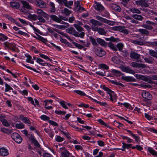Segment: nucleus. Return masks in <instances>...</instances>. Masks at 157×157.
<instances>
[{
    "mask_svg": "<svg viewBox=\"0 0 157 157\" xmlns=\"http://www.w3.org/2000/svg\"><path fill=\"white\" fill-rule=\"evenodd\" d=\"M67 31L69 34H72L76 37L83 38L85 36V33L84 32H82L80 33L76 31L75 29L73 27L68 28L67 29Z\"/></svg>",
    "mask_w": 157,
    "mask_h": 157,
    "instance_id": "f257e3e1",
    "label": "nucleus"
},
{
    "mask_svg": "<svg viewBox=\"0 0 157 157\" xmlns=\"http://www.w3.org/2000/svg\"><path fill=\"white\" fill-rule=\"evenodd\" d=\"M94 17L95 18L98 20L100 21L101 22L106 23L108 25L112 26L115 25V22L114 21L108 20L99 15H96Z\"/></svg>",
    "mask_w": 157,
    "mask_h": 157,
    "instance_id": "f03ea898",
    "label": "nucleus"
},
{
    "mask_svg": "<svg viewBox=\"0 0 157 157\" xmlns=\"http://www.w3.org/2000/svg\"><path fill=\"white\" fill-rule=\"evenodd\" d=\"M59 152L61 153V157H70V153L65 147L60 148Z\"/></svg>",
    "mask_w": 157,
    "mask_h": 157,
    "instance_id": "7ed1b4c3",
    "label": "nucleus"
},
{
    "mask_svg": "<svg viewBox=\"0 0 157 157\" xmlns=\"http://www.w3.org/2000/svg\"><path fill=\"white\" fill-rule=\"evenodd\" d=\"M12 139L17 143L20 144L22 141V138L21 136L17 133L14 132L11 135Z\"/></svg>",
    "mask_w": 157,
    "mask_h": 157,
    "instance_id": "20e7f679",
    "label": "nucleus"
},
{
    "mask_svg": "<svg viewBox=\"0 0 157 157\" xmlns=\"http://www.w3.org/2000/svg\"><path fill=\"white\" fill-rule=\"evenodd\" d=\"M135 3L138 6H140L145 7H148L149 5L148 1L146 0H137L135 2Z\"/></svg>",
    "mask_w": 157,
    "mask_h": 157,
    "instance_id": "39448f33",
    "label": "nucleus"
},
{
    "mask_svg": "<svg viewBox=\"0 0 157 157\" xmlns=\"http://www.w3.org/2000/svg\"><path fill=\"white\" fill-rule=\"evenodd\" d=\"M95 53L97 56L99 57H102L105 55V51L101 48L98 47L97 48H94Z\"/></svg>",
    "mask_w": 157,
    "mask_h": 157,
    "instance_id": "423d86ee",
    "label": "nucleus"
},
{
    "mask_svg": "<svg viewBox=\"0 0 157 157\" xmlns=\"http://www.w3.org/2000/svg\"><path fill=\"white\" fill-rule=\"evenodd\" d=\"M35 4L39 7L45 8L46 7V4L43 1L41 0H36Z\"/></svg>",
    "mask_w": 157,
    "mask_h": 157,
    "instance_id": "0eeeda50",
    "label": "nucleus"
},
{
    "mask_svg": "<svg viewBox=\"0 0 157 157\" xmlns=\"http://www.w3.org/2000/svg\"><path fill=\"white\" fill-rule=\"evenodd\" d=\"M36 12L37 14L40 15V16H42L47 20L48 19V15L42 10L40 9H38L36 10Z\"/></svg>",
    "mask_w": 157,
    "mask_h": 157,
    "instance_id": "6e6552de",
    "label": "nucleus"
},
{
    "mask_svg": "<svg viewBox=\"0 0 157 157\" xmlns=\"http://www.w3.org/2000/svg\"><path fill=\"white\" fill-rule=\"evenodd\" d=\"M142 95L144 98L148 100H151L152 98V95L148 92L145 90L142 91Z\"/></svg>",
    "mask_w": 157,
    "mask_h": 157,
    "instance_id": "1a4fd4ad",
    "label": "nucleus"
},
{
    "mask_svg": "<svg viewBox=\"0 0 157 157\" xmlns=\"http://www.w3.org/2000/svg\"><path fill=\"white\" fill-rule=\"evenodd\" d=\"M140 54L134 51H132L130 53V57L131 59L137 60L140 58Z\"/></svg>",
    "mask_w": 157,
    "mask_h": 157,
    "instance_id": "9d476101",
    "label": "nucleus"
},
{
    "mask_svg": "<svg viewBox=\"0 0 157 157\" xmlns=\"http://www.w3.org/2000/svg\"><path fill=\"white\" fill-rule=\"evenodd\" d=\"M132 67L138 68H144L146 67V66L145 64L144 63H138L136 62H132L131 63Z\"/></svg>",
    "mask_w": 157,
    "mask_h": 157,
    "instance_id": "9b49d317",
    "label": "nucleus"
},
{
    "mask_svg": "<svg viewBox=\"0 0 157 157\" xmlns=\"http://www.w3.org/2000/svg\"><path fill=\"white\" fill-rule=\"evenodd\" d=\"M94 7L95 10L98 11H101L105 9L104 7L101 4L97 2H95Z\"/></svg>",
    "mask_w": 157,
    "mask_h": 157,
    "instance_id": "f8f14e48",
    "label": "nucleus"
},
{
    "mask_svg": "<svg viewBox=\"0 0 157 157\" xmlns=\"http://www.w3.org/2000/svg\"><path fill=\"white\" fill-rule=\"evenodd\" d=\"M21 2L22 4V7L24 8H26L29 10H32L31 6L27 2L24 0H21Z\"/></svg>",
    "mask_w": 157,
    "mask_h": 157,
    "instance_id": "ddd939ff",
    "label": "nucleus"
},
{
    "mask_svg": "<svg viewBox=\"0 0 157 157\" xmlns=\"http://www.w3.org/2000/svg\"><path fill=\"white\" fill-rule=\"evenodd\" d=\"M19 119L21 120L25 124H32L31 122L30 121L29 118L25 117L22 115H20L19 117Z\"/></svg>",
    "mask_w": 157,
    "mask_h": 157,
    "instance_id": "4468645a",
    "label": "nucleus"
},
{
    "mask_svg": "<svg viewBox=\"0 0 157 157\" xmlns=\"http://www.w3.org/2000/svg\"><path fill=\"white\" fill-rule=\"evenodd\" d=\"M122 71H123L126 73H131L132 74H134L135 73V71L128 67H122Z\"/></svg>",
    "mask_w": 157,
    "mask_h": 157,
    "instance_id": "2eb2a0df",
    "label": "nucleus"
},
{
    "mask_svg": "<svg viewBox=\"0 0 157 157\" xmlns=\"http://www.w3.org/2000/svg\"><path fill=\"white\" fill-rule=\"evenodd\" d=\"M9 154L8 150L4 147L0 148V155L4 156L7 155Z\"/></svg>",
    "mask_w": 157,
    "mask_h": 157,
    "instance_id": "dca6fc26",
    "label": "nucleus"
},
{
    "mask_svg": "<svg viewBox=\"0 0 157 157\" xmlns=\"http://www.w3.org/2000/svg\"><path fill=\"white\" fill-rule=\"evenodd\" d=\"M3 45L6 48L8 49H11L13 50H14V48L15 47L14 44L9 43L8 42H5L3 43Z\"/></svg>",
    "mask_w": 157,
    "mask_h": 157,
    "instance_id": "f3484780",
    "label": "nucleus"
},
{
    "mask_svg": "<svg viewBox=\"0 0 157 157\" xmlns=\"http://www.w3.org/2000/svg\"><path fill=\"white\" fill-rule=\"evenodd\" d=\"M111 7L116 12H120L121 10V9L119 6L115 4H112Z\"/></svg>",
    "mask_w": 157,
    "mask_h": 157,
    "instance_id": "a211bd4d",
    "label": "nucleus"
},
{
    "mask_svg": "<svg viewBox=\"0 0 157 157\" xmlns=\"http://www.w3.org/2000/svg\"><path fill=\"white\" fill-rule=\"evenodd\" d=\"M129 41L133 44L139 45H143L145 44V43L143 41L134 40L132 39L130 40Z\"/></svg>",
    "mask_w": 157,
    "mask_h": 157,
    "instance_id": "6ab92c4d",
    "label": "nucleus"
},
{
    "mask_svg": "<svg viewBox=\"0 0 157 157\" xmlns=\"http://www.w3.org/2000/svg\"><path fill=\"white\" fill-rule=\"evenodd\" d=\"M49 17L51 18V19L53 21L57 23H60V20L59 19V17H57L56 15H51Z\"/></svg>",
    "mask_w": 157,
    "mask_h": 157,
    "instance_id": "aec40b11",
    "label": "nucleus"
},
{
    "mask_svg": "<svg viewBox=\"0 0 157 157\" xmlns=\"http://www.w3.org/2000/svg\"><path fill=\"white\" fill-rule=\"evenodd\" d=\"M111 72L117 76H120L122 75V73L121 71L115 69H111Z\"/></svg>",
    "mask_w": 157,
    "mask_h": 157,
    "instance_id": "412c9836",
    "label": "nucleus"
},
{
    "mask_svg": "<svg viewBox=\"0 0 157 157\" xmlns=\"http://www.w3.org/2000/svg\"><path fill=\"white\" fill-rule=\"evenodd\" d=\"M138 31L142 35L148 36L149 34V32L145 29H139Z\"/></svg>",
    "mask_w": 157,
    "mask_h": 157,
    "instance_id": "4be33fe9",
    "label": "nucleus"
},
{
    "mask_svg": "<svg viewBox=\"0 0 157 157\" xmlns=\"http://www.w3.org/2000/svg\"><path fill=\"white\" fill-rule=\"evenodd\" d=\"M131 16L135 19L140 21H142L144 18V17L141 15H138L137 14L132 15H131Z\"/></svg>",
    "mask_w": 157,
    "mask_h": 157,
    "instance_id": "5701e85b",
    "label": "nucleus"
},
{
    "mask_svg": "<svg viewBox=\"0 0 157 157\" xmlns=\"http://www.w3.org/2000/svg\"><path fill=\"white\" fill-rule=\"evenodd\" d=\"M1 130L2 132L7 134H11L13 132L12 130L7 129L5 128H1Z\"/></svg>",
    "mask_w": 157,
    "mask_h": 157,
    "instance_id": "b1692460",
    "label": "nucleus"
},
{
    "mask_svg": "<svg viewBox=\"0 0 157 157\" xmlns=\"http://www.w3.org/2000/svg\"><path fill=\"white\" fill-rule=\"evenodd\" d=\"M10 4L12 8L16 9L19 8L20 6V4L16 2H11Z\"/></svg>",
    "mask_w": 157,
    "mask_h": 157,
    "instance_id": "393cba45",
    "label": "nucleus"
},
{
    "mask_svg": "<svg viewBox=\"0 0 157 157\" xmlns=\"http://www.w3.org/2000/svg\"><path fill=\"white\" fill-rule=\"evenodd\" d=\"M135 76L138 79H141L145 81H147V80L148 79V78L147 77L140 75L135 74Z\"/></svg>",
    "mask_w": 157,
    "mask_h": 157,
    "instance_id": "a878e982",
    "label": "nucleus"
},
{
    "mask_svg": "<svg viewBox=\"0 0 157 157\" xmlns=\"http://www.w3.org/2000/svg\"><path fill=\"white\" fill-rule=\"evenodd\" d=\"M63 4L65 6L69 8H71V7L70 6L73 5V2L72 1H70L68 2L66 0H64Z\"/></svg>",
    "mask_w": 157,
    "mask_h": 157,
    "instance_id": "bb28decb",
    "label": "nucleus"
},
{
    "mask_svg": "<svg viewBox=\"0 0 157 157\" xmlns=\"http://www.w3.org/2000/svg\"><path fill=\"white\" fill-rule=\"evenodd\" d=\"M129 10L130 12L132 13H136L137 14H140L141 13V12L140 10L135 7L130 8Z\"/></svg>",
    "mask_w": 157,
    "mask_h": 157,
    "instance_id": "cd10ccee",
    "label": "nucleus"
},
{
    "mask_svg": "<svg viewBox=\"0 0 157 157\" xmlns=\"http://www.w3.org/2000/svg\"><path fill=\"white\" fill-rule=\"evenodd\" d=\"M49 6L51 12L55 13L56 11V9L54 3L52 2H50L49 3Z\"/></svg>",
    "mask_w": 157,
    "mask_h": 157,
    "instance_id": "c85d7f7f",
    "label": "nucleus"
},
{
    "mask_svg": "<svg viewBox=\"0 0 157 157\" xmlns=\"http://www.w3.org/2000/svg\"><path fill=\"white\" fill-rule=\"evenodd\" d=\"M98 33L100 35H105L107 33V31H105V29L99 27Z\"/></svg>",
    "mask_w": 157,
    "mask_h": 157,
    "instance_id": "c756f323",
    "label": "nucleus"
},
{
    "mask_svg": "<svg viewBox=\"0 0 157 157\" xmlns=\"http://www.w3.org/2000/svg\"><path fill=\"white\" fill-rule=\"evenodd\" d=\"M31 140L32 143L34 144L35 146L38 147H40V145L34 137H32Z\"/></svg>",
    "mask_w": 157,
    "mask_h": 157,
    "instance_id": "7c9ffc66",
    "label": "nucleus"
},
{
    "mask_svg": "<svg viewBox=\"0 0 157 157\" xmlns=\"http://www.w3.org/2000/svg\"><path fill=\"white\" fill-rule=\"evenodd\" d=\"M36 62L42 66H45L46 64L48 63L44 62L42 59L37 58H36Z\"/></svg>",
    "mask_w": 157,
    "mask_h": 157,
    "instance_id": "2f4dec72",
    "label": "nucleus"
},
{
    "mask_svg": "<svg viewBox=\"0 0 157 157\" xmlns=\"http://www.w3.org/2000/svg\"><path fill=\"white\" fill-rule=\"evenodd\" d=\"M96 40L97 42L101 46H105L106 44V42L100 38H98Z\"/></svg>",
    "mask_w": 157,
    "mask_h": 157,
    "instance_id": "473e14b6",
    "label": "nucleus"
},
{
    "mask_svg": "<svg viewBox=\"0 0 157 157\" xmlns=\"http://www.w3.org/2000/svg\"><path fill=\"white\" fill-rule=\"evenodd\" d=\"M144 59L145 62L149 63H152L154 60L153 58L151 57H149L148 58L145 57Z\"/></svg>",
    "mask_w": 157,
    "mask_h": 157,
    "instance_id": "72a5a7b5",
    "label": "nucleus"
},
{
    "mask_svg": "<svg viewBox=\"0 0 157 157\" xmlns=\"http://www.w3.org/2000/svg\"><path fill=\"white\" fill-rule=\"evenodd\" d=\"M89 39L93 45L96 46L98 45V44L96 42V40L94 37L92 36H90V37Z\"/></svg>",
    "mask_w": 157,
    "mask_h": 157,
    "instance_id": "f704fd0d",
    "label": "nucleus"
},
{
    "mask_svg": "<svg viewBox=\"0 0 157 157\" xmlns=\"http://www.w3.org/2000/svg\"><path fill=\"white\" fill-rule=\"evenodd\" d=\"M109 81L113 84L118 85L119 86L123 87L124 85L121 83L119 82H117L116 80H110L108 79Z\"/></svg>",
    "mask_w": 157,
    "mask_h": 157,
    "instance_id": "c9c22d12",
    "label": "nucleus"
},
{
    "mask_svg": "<svg viewBox=\"0 0 157 157\" xmlns=\"http://www.w3.org/2000/svg\"><path fill=\"white\" fill-rule=\"evenodd\" d=\"M108 45L111 49L113 50L114 51H117V49L116 46H115L114 44L111 42H109L108 43Z\"/></svg>",
    "mask_w": 157,
    "mask_h": 157,
    "instance_id": "e433bc0d",
    "label": "nucleus"
},
{
    "mask_svg": "<svg viewBox=\"0 0 157 157\" xmlns=\"http://www.w3.org/2000/svg\"><path fill=\"white\" fill-rule=\"evenodd\" d=\"M149 54L151 56L157 58V52L152 50H150L148 52Z\"/></svg>",
    "mask_w": 157,
    "mask_h": 157,
    "instance_id": "4c0bfd02",
    "label": "nucleus"
},
{
    "mask_svg": "<svg viewBox=\"0 0 157 157\" xmlns=\"http://www.w3.org/2000/svg\"><path fill=\"white\" fill-rule=\"evenodd\" d=\"M38 16L36 14H30L28 16L29 18L34 21H36L38 19Z\"/></svg>",
    "mask_w": 157,
    "mask_h": 157,
    "instance_id": "58836bf2",
    "label": "nucleus"
},
{
    "mask_svg": "<svg viewBox=\"0 0 157 157\" xmlns=\"http://www.w3.org/2000/svg\"><path fill=\"white\" fill-rule=\"evenodd\" d=\"M16 128L18 129H22L25 128L24 124L21 123L16 124L15 125Z\"/></svg>",
    "mask_w": 157,
    "mask_h": 157,
    "instance_id": "ea45409f",
    "label": "nucleus"
},
{
    "mask_svg": "<svg viewBox=\"0 0 157 157\" xmlns=\"http://www.w3.org/2000/svg\"><path fill=\"white\" fill-rule=\"evenodd\" d=\"M75 9L76 11H78L80 10V7H81L79 2L78 1H76L75 3Z\"/></svg>",
    "mask_w": 157,
    "mask_h": 157,
    "instance_id": "a19ab883",
    "label": "nucleus"
},
{
    "mask_svg": "<svg viewBox=\"0 0 157 157\" xmlns=\"http://www.w3.org/2000/svg\"><path fill=\"white\" fill-rule=\"evenodd\" d=\"M122 148L123 149H124V150L126 148H129L131 147V146H132V144H127L123 142L122 143Z\"/></svg>",
    "mask_w": 157,
    "mask_h": 157,
    "instance_id": "79ce46f5",
    "label": "nucleus"
},
{
    "mask_svg": "<svg viewBox=\"0 0 157 157\" xmlns=\"http://www.w3.org/2000/svg\"><path fill=\"white\" fill-rule=\"evenodd\" d=\"M148 150L149 152L154 155H157V152L155 150L152 149L150 147H148Z\"/></svg>",
    "mask_w": 157,
    "mask_h": 157,
    "instance_id": "37998d69",
    "label": "nucleus"
},
{
    "mask_svg": "<svg viewBox=\"0 0 157 157\" xmlns=\"http://www.w3.org/2000/svg\"><path fill=\"white\" fill-rule=\"evenodd\" d=\"M141 26L145 29L149 30H152L153 28V27L152 26L145 24H143L141 25Z\"/></svg>",
    "mask_w": 157,
    "mask_h": 157,
    "instance_id": "c03bdc74",
    "label": "nucleus"
},
{
    "mask_svg": "<svg viewBox=\"0 0 157 157\" xmlns=\"http://www.w3.org/2000/svg\"><path fill=\"white\" fill-rule=\"evenodd\" d=\"M90 98L93 101H94L99 104L100 105H102L104 106H106L107 105V104L105 102H101L100 101H98L97 100L95 99H93L92 98Z\"/></svg>",
    "mask_w": 157,
    "mask_h": 157,
    "instance_id": "a18cd8bd",
    "label": "nucleus"
},
{
    "mask_svg": "<svg viewBox=\"0 0 157 157\" xmlns=\"http://www.w3.org/2000/svg\"><path fill=\"white\" fill-rule=\"evenodd\" d=\"M5 85V91L6 92H8L13 90V88L7 83H6Z\"/></svg>",
    "mask_w": 157,
    "mask_h": 157,
    "instance_id": "49530a36",
    "label": "nucleus"
},
{
    "mask_svg": "<svg viewBox=\"0 0 157 157\" xmlns=\"http://www.w3.org/2000/svg\"><path fill=\"white\" fill-rule=\"evenodd\" d=\"M120 32L122 33L125 34H127L128 33L129 31L125 29L124 27L121 26Z\"/></svg>",
    "mask_w": 157,
    "mask_h": 157,
    "instance_id": "de8ad7c7",
    "label": "nucleus"
},
{
    "mask_svg": "<svg viewBox=\"0 0 157 157\" xmlns=\"http://www.w3.org/2000/svg\"><path fill=\"white\" fill-rule=\"evenodd\" d=\"M74 26L77 30L79 32H80L84 30L83 28L78 25L74 24Z\"/></svg>",
    "mask_w": 157,
    "mask_h": 157,
    "instance_id": "09e8293b",
    "label": "nucleus"
},
{
    "mask_svg": "<svg viewBox=\"0 0 157 157\" xmlns=\"http://www.w3.org/2000/svg\"><path fill=\"white\" fill-rule=\"evenodd\" d=\"M26 56L27 57V59H26V62L33 64L34 62L33 61L31 60L32 59V57L30 55H27Z\"/></svg>",
    "mask_w": 157,
    "mask_h": 157,
    "instance_id": "8fccbe9b",
    "label": "nucleus"
},
{
    "mask_svg": "<svg viewBox=\"0 0 157 157\" xmlns=\"http://www.w3.org/2000/svg\"><path fill=\"white\" fill-rule=\"evenodd\" d=\"M64 139L59 136H56L55 138L56 140L58 142H61L64 140Z\"/></svg>",
    "mask_w": 157,
    "mask_h": 157,
    "instance_id": "3c124183",
    "label": "nucleus"
},
{
    "mask_svg": "<svg viewBox=\"0 0 157 157\" xmlns=\"http://www.w3.org/2000/svg\"><path fill=\"white\" fill-rule=\"evenodd\" d=\"M34 37L36 38V39H38V40L41 41L42 42L44 43H45L47 41L46 39L44 38L43 37L39 35L38 36V37L37 38L36 37Z\"/></svg>",
    "mask_w": 157,
    "mask_h": 157,
    "instance_id": "603ef678",
    "label": "nucleus"
},
{
    "mask_svg": "<svg viewBox=\"0 0 157 157\" xmlns=\"http://www.w3.org/2000/svg\"><path fill=\"white\" fill-rule=\"evenodd\" d=\"M8 39V37L2 33H0V40L4 41Z\"/></svg>",
    "mask_w": 157,
    "mask_h": 157,
    "instance_id": "864d4df0",
    "label": "nucleus"
},
{
    "mask_svg": "<svg viewBox=\"0 0 157 157\" xmlns=\"http://www.w3.org/2000/svg\"><path fill=\"white\" fill-rule=\"evenodd\" d=\"M63 13L66 16H69L71 13V12L67 8H65L63 10Z\"/></svg>",
    "mask_w": 157,
    "mask_h": 157,
    "instance_id": "5fc2aeb1",
    "label": "nucleus"
},
{
    "mask_svg": "<svg viewBox=\"0 0 157 157\" xmlns=\"http://www.w3.org/2000/svg\"><path fill=\"white\" fill-rule=\"evenodd\" d=\"M116 46L119 51H121L123 49L124 45L122 43H118L117 44Z\"/></svg>",
    "mask_w": 157,
    "mask_h": 157,
    "instance_id": "6e6d98bb",
    "label": "nucleus"
},
{
    "mask_svg": "<svg viewBox=\"0 0 157 157\" xmlns=\"http://www.w3.org/2000/svg\"><path fill=\"white\" fill-rule=\"evenodd\" d=\"M40 119L43 121H49L50 117L45 115H42L40 117Z\"/></svg>",
    "mask_w": 157,
    "mask_h": 157,
    "instance_id": "4d7b16f0",
    "label": "nucleus"
},
{
    "mask_svg": "<svg viewBox=\"0 0 157 157\" xmlns=\"http://www.w3.org/2000/svg\"><path fill=\"white\" fill-rule=\"evenodd\" d=\"M112 60L113 62L116 64H118L119 63V60L117 56H114L112 58Z\"/></svg>",
    "mask_w": 157,
    "mask_h": 157,
    "instance_id": "13d9d810",
    "label": "nucleus"
},
{
    "mask_svg": "<svg viewBox=\"0 0 157 157\" xmlns=\"http://www.w3.org/2000/svg\"><path fill=\"white\" fill-rule=\"evenodd\" d=\"M2 123L3 125L6 127H9L10 124V123H9L7 121L6 119L3 120Z\"/></svg>",
    "mask_w": 157,
    "mask_h": 157,
    "instance_id": "bf43d9fd",
    "label": "nucleus"
},
{
    "mask_svg": "<svg viewBox=\"0 0 157 157\" xmlns=\"http://www.w3.org/2000/svg\"><path fill=\"white\" fill-rule=\"evenodd\" d=\"M73 44L76 47L79 49H81L84 48V46L82 45L77 43L73 42Z\"/></svg>",
    "mask_w": 157,
    "mask_h": 157,
    "instance_id": "052dcab7",
    "label": "nucleus"
},
{
    "mask_svg": "<svg viewBox=\"0 0 157 157\" xmlns=\"http://www.w3.org/2000/svg\"><path fill=\"white\" fill-rule=\"evenodd\" d=\"M59 103L63 108L65 109H67L68 108L66 105V102L65 101H62L59 102Z\"/></svg>",
    "mask_w": 157,
    "mask_h": 157,
    "instance_id": "680f3d73",
    "label": "nucleus"
},
{
    "mask_svg": "<svg viewBox=\"0 0 157 157\" xmlns=\"http://www.w3.org/2000/svg\"><path fill=\"white\" fill-rule=\"evenodd\" d=\"M102 88L105 90V91H106L108 92V93L109 94L111 93H113V92L112 90H111L110 89H109L108 88L106 87L104 85L102 86Z\"/></svg>",
    "mask_w": 157,
    "mask_h": 157,
    "instance_id": "e2e57ef3",
    "label": "nucleus"
},
{
    "mask_svg": "<svg viewBox=\"0 0 157 157\" xmlns=\"http://www.w3.org/2000/svg\"><path fill=\"white\" fill-rule=\"evenodd\" d=\"M121 26H117L113 27L112 28V29L115 31H119L120 32Z\"/></svg>",
    "mask_w": 157,
    "mask_h": 157,
    "instance_id": "0e129e2a",
    "label": "nucleus"
},
{
    "mask_svg": "<svg viewBox=\"0 0 157 157\" xmlns=\"http://www.w3.org/2000/svg\"><path fill=\"white\" fill-rule=\"evenodd\" d=\"M39 55L40 57L44 59L48 60L50 61L51 62L52 61V59H50L48 56L44 54L40 53L39 54Z\"/></svg>",
    "mask_w": 157,
    "mask_h": 157,
    "instance_id": "69168bd1",
    "label": "nucleus"
},
{
    "mask_svg": "<svg viewBox=\"0 0 157 157\" xmlns=\"http://www.w3.org/2000/svg\"><path fill=\"white\" fill-rule=\"evenodd\" d=\"M117 39H115L113 36L111 37L110 38H106L105 39L107 41H110L113 42H117Z\"/></svg>",
    "mask_w": 157,
    "mask_h": 157,
    "instance_id": "338daca9",
    "label": "nucleus"
},
{
    "mask_svg": "<svg viewBox=\"0 0 157 157\" xmlns=\"http://www.w3.org/2000/svg\"><path fill=\"white\" fill-rule=\"evenodd\" d=\"M148 13L149 15L151 14L153 15V16H157V12L153 10H150L149 11Z\"/></svg>",
    "mask_w": 157,
    "mask_h": 157,
    "instance_id": "774afa93",
    "label": "nucleus"
}]
</instances>
